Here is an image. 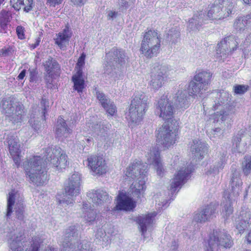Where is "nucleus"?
<instances>
[{"label": "nucleus", "mask_w": 251, "mask_h": 251, "mask_svg": "<svg viewBox=\"0 0 251 251\" xmlns=\"http://www.w3.org/2000/svg\"><path fill=\"white\" fill-rule=\"evenodd\" d=\"M44 159L47 165L60 171L68 165V156L60 147H48L44 151V155L34 156L25 161L23 167L26 176L30 183L37 186L43 185L48 178Z\"/></svg>", "instance_id": "f257e3e1"}, {"label": "nucleus", "mask_w": 251, "mask_h": 251, "mask_svg": "<svg viewBox=\"0 0 251 251\" xmlns=\"http://www.w3.org/2000/svg\"><path fill=\"white\" fill-rule=\"evenodd\" d=\"M234 7L232 0H215L208 8L206 13L202 11L194 14L189 21L188 28L190 30H199L209 20H220L227 18Z\"/></svg>", "instance_id": "f03ea898"}, {"label": "nucleus", "mask_w": 251, "mask_h": 251, "mask_svg": "<svg viewBox=\"0 0 251 251\" xmlns=\"http://www.w3.org/2000/svg\"><path fill=\"white\" fill-rule=\"evenodd\" d=\"M147 170V165L142 163L139 160H135L130 163L124 172L125 179L130 181L137 178L130 186L131 193L135 198H140L144 194L146 188L145 183Z\"/></svg>", "instance_id": "7ed1b4c3"}, {"label": "nucleus", "mask_w": 251, "mask_h": 251, "mask_svg": "<svg viewBox=\"0 0 251 251\" xmlns=\"http://www.w3.org/2000/svg\"><path fill=\"white\" fill-rule=\"evenodd\" d=\"M232 174L230 180V192L224 193L223 200V209L222 215L224 218H227L233 213L232 202L235 201L239 196L241 191L242 181L240 171L232 169Z\"/></svg>", "instance_id": "20e7f679"}, {"label": "nucleus", "mask_w": 251, "mask_h": 251, "mask_svg": "<svg viewBox=\"0 0 251 251\" xmlns=\"http://www.w3.org/2000/svg\"><path fill=\"white\" fill-rule=\"evenodd\" d=\"M148 97L143 93H137L131 101L126 119L131 126L139 125L148 108Z\"/></svg>", "instance_id": "39448f33"}, {"label": "nucleus", "mask_w": 251, "mask_h": 251, "mask_svg": "<svg viewBox=\"0 0 251 251\" xmlns=\"http://www.w3.org/2000/svg\"><path fill=\"white\" fill-rule=\"evenodd\" d=\"M1 108L6 119L14 125L21 123L26 118L24 106L17 103L13 98L4 99Z\"/></svg>", "instance_id": "423d86ee"}, {"label": "nucleus", "mask_w": 251, "mask_h": 251, "mask_svg": "<svg viewBox=\"0 0 251 251\" xmlns=\"http://www.w3.org/2000/svg\"><path fill=\"white\" fill-rule=\"evenodd\" d=\"M77 235L75 226H71L66 229L62 243L63 247L62 251H92V249L90 248V244L87 241H83L80 246L78 245ZM46 251H56V250L53 248H50Z\"/></svg>", "instance_id": "0eeeda50"}, {"label": "nucleus", "mask_w": 251, "mask_h": 251, "mask_svg": "<svg viewBox=\"0 0 251 251\" xmlns=\"http://www.w3.org/2000/svg\"><path fill=\"white\" fill-rule=\"evenodd\" d=\"M212 74L209 72L202 71L195 75L189 85V93L194 98L202 97L207 90Z\"/></svg>", "instance_id": "6e6552de"}, {"label": "nucleus", "mask_w": 251, "mask_h": 251, "mask_svg": "<svg viewBox=\"0 0 251 251\" xmlns=\"http://www.w3.org/2000/svg\"><path fill=\"white\" fill-rule=\"evenodd\" d=\"M160 48V38L155 30L146 32L141 43L140 50L144 55L151 58L156 55Z\"/></svg>", "instance_id": "1a4fd4ad"}, {"label": "nucleus", "mask_w": 251, "mask_h": 251, "mask_svg": "<svg viewBox=\"0 0 251 251\" xmlns=\"http://www.w3.org/2000/svg\"><path fill=\"white\" fill-rule=\"evenodd\" d=\"M230 236L224 229H215L209 235L205 251H218L220 248H230L232 245Z\"/></svg>", "instance_id": "9d476101"}, {"label": "nucleus", "mask_w": 251, "mask_h": 251, "mask_svg": "<svg viewBox=\"0 0 251 251\" xmlns=\"http://www.w3.org/2000/svg\"><path fill=\"white\" fill-rule=\"evenodd\" d=\"M14 209L16 216L19 220H23L24 217V212L25 205L22 198L20 197L19 194L14 190L9 192L7 197V211L6 216L9 218Z\"/></svg>", "instance_id": "9b49d317"}, {"label": "nucleus", "mask_w": 251, "mask_h": 251, "mask_svg": "<svg viewBox=\"0 0 251 251\" xmlns=\"http://www.w3.org/2000/svg\"><path fill=\"white\" fill-rule=\"evenodd\" d=\"M127 59L128 57L123 50L114 48L112 49L106 54L104 73L110 74L113 67L117 64H125Z\"/></svg>", "instance_id": "f8f14e48"}, {"label": "nucleus", "mask_w": 251, "mask_h": 251, "mask_svg": "<svg viewBox=\"0 0 251 251\" xmlns=\"http://www.w3.org/2000/svg\"><path fill=\"white\" fill-rule=\"evenodd\" d=\"M155 113L165 121L173 117L174 106L167 95H163L155 104Z\"/></svg>", "instance_id": "ddd939ff"}, {"label": "nucleus", "mask_w": 251, "mask_h": 251, "mask_svg": "<svg viewBox=\"0 0 251 251\" xmlns=\"http://www.w3.org/2000/svg\"><path fill=\"white\" fill-rule=\"evenodd\" d=\"M157 135V141L164 148L168 149L173 146L178 139L176 130H172L170 126H163L159 128Z\"/></svg>", "instance_id": "4468645a"}, {"label": "nucleus", "mask_w": 251, "mask_h": 251, "mask_svg": "<svg viewBox=\"0 0 251 251\" xmlns=\"http://www.w3.org/2000/svg\"><path fill=\"white\" fill-rule=\"evenodd\" d=\"M238 44L234 36L226 37L218 44L216 54L217 60L224 61L227 55L236 50Z\"/></svg>", "instance_id": "2eb2a0df"}, {"label": "nucleus", "mask_w": 251, "mask_h": 251, "mask_svg": "<svg viewBox=\"0 0 251 251\" xmlns=\"http://www.w3.org/2000/svg\"><path fill=\"white\" fill-rule=\"evenodd\" d=\"M169 68L166 65L159 64L152 69L151 80L150 82L151 88L157 90L162 86L164 79L169 75Z\"/></svg>", "instance_id": "dca6fc26"}, {"label": "nucleus", "mask_w": 251, "mask_h": 251, "mask_svg": "<svg viewBox=\"0 0 251 251\" xmlns=\"http://www.w3.org/2000/svg\"><path fill=\"white\" fill-rule=\"evenodd\" d=\"M192 172V168L190 166L187 167H181L178 170L176 174L171 181L170 191L172 194L175 193L177 189H180L181 187L189 178Z\"/></svg>", "instance_id": "f3484780"}, {"label": "nucleus", "mask_w": 251, "mask_h": 251, "mask_svg": "<svg viewBox=\"0 0 251 251\" xmlns=\"http://www.w3.org/2000/svg\"><path fill=\"white\" fill-rule=\"evenodd\" d=\"M7 242L11 251H22L24 245L22 240L24 239L23 232L18 228L9 229L6 231Z\"/></svg>", "instance_id": "a211bd4d"}, {"label": "nucleus", "mask_w": 251, "mask_h": 251, "mask_svg": "<svg viewBox=\"0 0 251 251\" xmlns=\"http://www.w3.org/2000/svg\"><path fill=\"white\" fill-rule=\"evenodd\" d=\"M156 215L157 213L153 212L137 218V222L139 224L140 230L142 235L145 238L150 235L152 229V225Z\"/></svg>", "instance_id": "6ab92c4d"}, {"label": "nucleus", "mask_w": 251, "mask_h": 251, "mask_svg": "<svg viewBox=\"0 0 251 251\" xmlns=\"http://www.w3.org/2000/svg\"><path fill=\"white\" fill-rule=\"evenodd\" d=\"M81 185V175L75 172L69 178L65 186V193L68 196L76 197L80 193Z\"/></svg>", "instance_id": "aec40b11"}, {"label": "nucleus", "mask_w": 251, "mask_h": 251, "mask_svg": "<svg viewBox=\"0 0 251 251\" xmlns=\"http://www.w3.org/2000/svg\"><path fill=\"white\" fill-rule=\"evenodd\" d=\"M148 163L154 166L158 175L162 176L164 169L160 156V152L157 148L152 147L146 155Z\"/></svg>", "instance_id": "412c9836"}, {"label": "nucleus", "mask_w": 251, "mask_h": 251, "mask_svg": "<svg viewBox=\"0 0 251 251\" xmlns=\"http://www.w3.org/2000/svg\"><path fill=\"white\" fill-rule=\"evenodd\" d=\"M87 197L91 200L93 207L100 206L110 202L111 197L102 190H91L87 193Z\"/></svg>", "instance_id": "4be33fe9"}, {"label": "nucleus", "mask_w": 251, "mask_h": 251, "mask_svg": "<svg viewBox=\"0 0 251 251\" xmlns=\"http://www.w3.org/2000/svg\"><path fill=\"white\" fill-rule=\"evenodd\" d=\"M7 142L9 147V150L13 161L17 167L20 164V145L19 141L16 136L13 135H8L7 138Z\"/></svg>", "instance_id": "5701e85b"}, {"label": "nucleus", "mask_w": 251, "mask_h": 251, "mask_svg": "<svg viewBox=\"0 0 251 251\" xmlns=\"http://www.w3.org/2000/svg\"><path fill=\"white\" fill-rule=\"evenodd\" d=\"M88 166L95 175H102L106 172L105 160L100 156L91 155L87 158Z\"/></svg>", "instance_id": "b1692460"}, {"label": "nucleus", "mask_w": 251, "mask_h": 251, "mask_svg": "<svg viewBox=\"0 0 251 251\" xmlns=\"http://www.w3.org/2000/svg\"><path fill=\"white\" fill-rule=\"evenodd\" d=\"M49 101L46 99L43 98L41 101V112L38 110L37 114L32 113L30 116L29 122L32 127L36 132H38L41 127V123L38 120L39 117L38 116H39L42 119L45 117V114L47 112V108L49 106Z\"/></svg>", "instance_id": "393cba45"}, {"label": "nucleus", "mask_w": 251, "mask_h": 251, "mask_svg": "<svg viewBox=\"0 0 251 251\" xmlns=\"http://www.w3.org/2000/svg\"><path fill=\"white\" fill-rule=\"evenodd\" d=\"M207 145L204 142L198 139L193 141L191 146V151L192 157L196 160V162L202 159L207 153Z\"/></svg>", "instance_id": "a878e982"}, {"label": "nucleus", "mask_w": 251, "mask_h": 251, "mask_svg": "<svg viewBox=\"0 0 251 251\" xmlns=\"http://www.w3.org/2000/svg\"><path fill=\"white\" fill-rule=\"evenodd\" d=\"M73 35L71 28L68 26H66L62 31L56 34L54 38L55 44L57 45L60 49L65 50L69 44V41Z\"/></svg>", "instance_id": "bb28decb"}, {"label": "nucleus", "mask_w": 251, "mask_h": 251, "mask_svg": "<svg viewBox=\"0 0 251 251\" xmlns=\"http://www.w3.org/2000/svg\"><path fill=\"white\" fill-rule=\"evenodd\" d=\"M71 125L60 116L57 121L55 127V136L59 140H63L68 137L72 133Z\"/></svg>", "instance_id": "cd10ccee"}, {"label": "nucleus", "mask_w": 251, "mask_h": 251, "mask_svg": "<svg viewBox=\"0 0 251 251\" xmlns=\"http://www.w3.org/2000/svg\"><path fill=\"white\" fill-rule=\"evenodd\" d=\"M96 96L106 113L110 116H114L117 112V108L114 102L105 96L103 93L100 91L96 92Z\"/></svg>", "instance_id": "c85d7f7f"}, {"label": "nucleus", "mask_w": 251, "mask_h": 251, "mask_svg": "<svg viewBox=\"0 0 251 251\" xmlns=\"http://www.w3.org/2000/svg\"><path fill=\"white\" fill-rule=\"evenodd\" d=\"M135 207L132 199L123 192H120L117 197V203L115 209L117 210L130 211Z\"/></svg>", "instance_id": "c756f323"}, {"label": "nucleus", "mask_w": 251, "mask_h": 251, "mask_svg": "<svg viewBox=\"0 0 251 251\" xmlns=\"http://www.w3.org/2000/svg\"><path fill=\"white\" fill-rule=\"evenodd\" d=\"M251 213L248 210L243 209L240 211L238 218L235 220L236 227L240 233L250 226L251 224Z\"/></svg>", "instance_id": "7c9ffc66"}, {"label": "nucleus", "mask_w": 251, "mask_h": 251, "mask_svg": "<svg viewBox=\"0 0 251 251\" xmlns=\"http://www.w3.org/2000/svg\"><path fill=\"white\" fill-rule=\"evenodd\" d=\"M189 97H187V92L186 90H178L174 97V104L178 109L184 110L189 106Z\"/></svg>", "instance_id": "2f4dec72"}, {"label": "nucleus", "mask_w": 251, "mask_h": 251, "mask_svg": "<svg viewBox=\"0 0 251 251\" xmlns=\"http://www.w3.org/2000/svg\"><path fill=\"white\" fill-rule=\"evenodd\" d=\"M89 204L86 201L83 202L81 217L86 223L92 224L96 220L97 213L96 211L92 208Z\"/></svg>", "instance_id": "473e14b6"}, {"label": "nucleus", "mask_w": 251, "mask_h": 251, "mask_svg": "<svg viewBox=\"0 0 251 251\" xmlns=\"http://www.w3.org/2000/svg\"><path fill=\"white\" fill-rule=\"evenodd\" d=\"M233 26L237 31H243L251 27V12L243 17L237 18L233 24Z\"/></svg>", "instance_id": "72a5a7b5"}, {"label": "nucleus", "mask_w": 251, "mask_h": 251, "mask_svg": "<svg viewBox=\"0 0 251 251\" xmlns=\"http://www.w3.org/2000/svg\"><path fill=\"white\" fill-rule=\"evenodd\" d=\"M45 70L47 74L50 75H58L60 70V66L57 61L50 57L43 63Z\"/></svg>", "instance_id": "f704fd0d"}, {"label": "nucleus", "mask_w": 251, "mask_h": 251, "mask_svg": "<svg viewBox=\"0 0 251 251\" xmlns=\"http://www.w3.org/2000/svg\"><path fill=\"white\" fill-rule=\"evenodd\" d=\"M105 228V226L104 228L102 226L98 228L95 235V242L97 244L101 246L102 248L106 247L110 243L109 233H106Z\"/></svg>", "instance_id": "c9c22d12"}, {"label": "nucleus", "mask_w": 251, "mask_h": 251, "mask_svg": "<svg viewBox=\"0 0 251 251\" xmlns=\"http://www.w3.org/2000/svg\"><path fill=\"white\" fill-rule=\"evenodd\" d=\"M245 133V130L241 129L233 137L232 151L233 152L241 153L244 151L245 146L241 145L240 142Z\"/></svg>", "instance_id": "e433bc0d"}, {"label": "nucleus", "mask_w": 251, "mask_h": 251, "mask_svg": "<svg viewBox=\"0 0 251 251\" xmlns=\"http://www.w3.org/2000/svg\"><path fill=\"white\" fill-rule=\"evenodd\" d=\"M226 153H223V155L220 157L218 161H216L213 165L210 166L209 170L206 172L207 175H216L223 170L226 162Z\"/></svg>", "instance_id": "4c0bfd02"}, {"label": "nucleus", "mask_w": 251, "mask_h": 251, "mask_svg": "<svg viewBox=\"0 0 251 251\" xmlns=\"http://www.w3.org/2000/svg\"><path fill=\"white\" fill-rule=\"evenodd\" d=\"M72 81L74 83V89L79 94L82 93L85 88V81L82 76V74L79 71L72 76Z\"/></svg>", "instance_id": "58836bf2"}, {"label": "nucleus", "mask_w": 251, "mask_h": 251, "mask_svg": "<svg viewBox=\"0 0 251 251\" xmlns=\"http://www.w3.org/2000/svg\"><path fill=\"white\" fill-rule=\"evenodd\" d=\"M217 206L215 204L211 203L205 206L202 209L204 212V214L206 218V221H209L215 217L216 210Z\"/></svg>", "instance_id": "ea45409f"}, {"label": "nucleus", "mask_w": 251, "mask_h": 251, "mask_svg": "<svg viewBox=\"0 0 251 251\" xmlns=\"http://www.w3.org/2000/svg\"><path fill=\"white\" fill-rule=\"evenodd\" d=\"M242 168L245 176H248L251 173V156H246L242 162Z\"/></svg>", "instance_id": "a19ab883"}, {"label": "nucleus", "mask_w": 251, "mask_h": 251, "mask_svg": "<svg viewBox=\"0 0 251 251\" xmlns=\"http://www.w3.org/2000/svg\"><path fill=\"white\" fill-rule=\"evenodd\" d=\"M179 36V32L177 28L175 26L169 30L167 34L166 39L172 43H175L177 41V39Z\"/></svg>", "instance_id": "79ce46f5"}, {"label": "nucleus", "mask_w": 251, "mask_h": 251, "mask_svg": "<svg viewBox=\"0 0 251 251\" xmlns=\"http://www.w3.org/2000/svg\"><path fill=\"white\" fill-rule=\"evenodd\" d=\"M224 130L220 128H215L211 130L208 132V135L210 138L214 140L215 139L218 138H221L223 136Z\"/></svg>", "instance_id": "37998d69"}, {"label": "nucleus", "mask_w": 251, "mask_h": 251, "mask_svg": "<svg viewBox=\"0 0 251 251\" xmlns=\"http://www.w3.org/2000/svg\"><path fill=\"white\" fill-rule=\"evenodd\" d=\"M135 0H118L119 9L120 11L126 10L133 5Z\"/></svg>", "instance_id": "c03bdc74"}, {"label": "nucleus", "mask_w": 251, "mask_h": 251, "mask_svg": "<svg viewBox=\"0 0 251 251\" xmlns=\"http://www.w3.org/2000/svg\"><path fill=\"white\" fill-rule=\"evenodd\" d=\"M204 214L202 209L197 211L194 213L193 221L196 223H204L206 222V218Z\"/></svg>", "instance_id": "a18cd8bd"}, {"label": "nucleus", "mask_w": 251, "mask_h": 251, "mask_svg": "<svg viewBox=\"0 0 251 251\" xmlns=\"http://www.w3.org/2000/svg\"><path fill=\"white\" fill-rule=\"evenodd\" d=\"M231 115H229L226 111H223L221 112H217L215 113V114L213 116V118L215 122H219L220 120L222 122L226 121L227 118H230Z\"/></svg>", "instance_id": "49530a36"}, {"label": "nucleus", "mask_w": 251, "mask_h": 251, "mask_svg": "<svg viewBox=\"0 0 251 251\" xmlns=\"http://www.w3.org/2000/svg\"><path fill=\"white\" fill-rule=\"evenodd\" d=\"M85 57L86 55L85 53H82L79 57L75 67L76 72H78L80 71L81 74H83L82 69L85 63Z\"/></svg>", "instance_id": "de8ad7c7"}, {"label": "nucleus", "mask_w": 251, "mask_h": 251, "mask_svg": "<svg viewBox=\"0 0 251 251\" xmlns=\"http://www.w3.org/2000/svg\"><path fill=\"white\" fill-rule=\"evenodd\" d=\"M249 86L246 85H236L233 87V91L235 94L242 95L248 90Z\"/></svg>", "instance_id": "09e8293b"}, {"label": "nucleus", "mask_w": 251, "mask_h": 251, "mask_svg": "<svg viewBox=\"0 0 251 251\" xmlns=\"http://www.w3.org/2000/svg\"><path fill=\"white\" fill-rule=\"evenodd\" d=\"M33 244L29 249H27L25 251H39L40 246V239L38 237H35L32 239Z\"/></svg>", "instance_id": "8fccbe9b"}, {"label": "nucleus", "mask_w": 251, "mask_h": 251, "mask_svg": "<svg viewBox=\"0 0 251 251\" xmlns=\"http://www.w3.org/2000/svg\"><path fill=\"white\" fill-rule=\"evenodd\" d=\"M11 14L9 12L2 10L0 13V22L9 23Z\"/></svg>", "instance_id": "3c124183"}, {"label": "nucleus", "mask_w": 251, "mask_h": 251, "mask_svg": "<svg viewBox=\"0 0 251 251\" xmlns=\"http://www.w3.org/2000/svg\"><path fill=\"white\" fill-rule=\"evenodd\" d=\"M11 4L16 10H19L25 4L24 0H11Z\"/></svg>", "instance_id": "603ef678"}, {"label": "nucleus", "mask_w": 251, "mask_h": 251, "mask_svg": "<svg viewBox=\"0 0 251 251\" xmlns=\"http://www.w3.org/2000/svg\"><path fill=\"white\" fill-rule=\"evenodd\" d=\"M24 6H25L24 8V11L26 12H28L32 10L34 6L33 0H26Z\"/></svg>", "instance_id": "864d4df0"}, {"label": "nucleus", "mask_w": 251, "mask_h": 251, "mask_svg": "<svg viewBox=\"0 0 251 251\" xmlns=\"http://www.w3.org/2000/svg\"><path fill=\"white\" fill-rule=\"evenodd\" d=\"M25 28L21 26L18 25L16 28V32L19 38L23 39L25 38L24 34Z\"/></svg>", "instance_id": "5fc2aeb1"}, {"label": "nucleus", "mask_w": 251, "mask_h": 251, "mask_svg": "<svg viewBox=\"0 0 251 251\" xmlns=\"http://www.w3.org/2000/svg\"><path fill=\"white\" fill-rule=\"evenodd\" d=\"M118 15V12L114 10H109L107 12V19L108 20H113Z\"/></svg>", "instance_id": "6e6d98bb"}, {"label": "nucleus", "mask_w": 251, "mask_h": 251, "mask_svg": "<svg viewBox=\"0 0 251 251\" xmlns=\"http://www.w3.org/2000/svg\"><path fill=\"white\" fill-rule=\"evenodd\" d=\"M63 0H47V3L50 6L55 7L57 5L61 4Z\"/></svg>", "instance_id": "4d7b16f0"}, {"label": "nucleus", "mask_w": 251, "mask_h": 251, "mask_svg": "<svg viewBox=\"0 0 251 251\" xmlns=\"http://www.w3.org/2000/svg\"><path fill=\"white\" fill-rule=\"evenodd\" d=\"M8 23L6 22H0V31L1 33H7L8 29Z\"/></svg>", "instance_id": "13d9d810"}, {"label": "nucleus", "mask_w": 251, "mask_h": 251, "mask_svg": "<svg viewBox=\"0 0 251 251\" xmlns=\"http://www.w3.org/2000/svg\"><path fill=\"white\" fill-rule=\"evenodd\" d=\"M87 0H71V2L75 5L81 6L84 5Z\"/></svg>", "instance_id": "bf43d9fd"}, {"label": "nucleus", "mask_w": 251, "mask_h": 251, "mask_svg": "<svg viewBox=\"0 0 251 251\" xmlns=\"http://www.w3.org/2000/svg\"><path fill=\"white\" fill-rule=\"evenodd\" d=\"M55 75H49V74H47V75L45 76V81L48 84H51L52 82V79L53 77Z\"/></svg>", "instance_id": "052dcab7"}, {"label": "nucleus", "mask_w": 251, "mask_h": 251, "mask_svg": "<svg viewBox=\"0 0 251 251\" xmlns=\"http://www.w3.org/2000/svg\"><path fill=\"white\" fill-rule=\"evenodd\" d=\"M74 201V200L72 199L66 200L65 199H62V200H59L58 202L60 204H66L67 205H68L69 204L73 203Z\"/></svg>", "instance_id": "680f3d73"}, {"label": "nucleus", "mask_w": 251, "mask_h": 251, "mask_svg": "<svg viewBox=\"0 0 251 251\" xmlns=\"http://www.w3.org/2000/svg\"><path fill=\"white\" fill-rule=\"evenodd\" d=\"M106 132H107V130L104 129L103 127H102V129L100 128L99 131H98V132H97V134L99 136H100L101 137L102 136L105 137V135L107 134Z\"/></svg>", "instance_id": "e2e57ef3"}, {"label": "nucleus", "mask_w": 251, "mask_h": 251, "mask_svg": "<svg viewBox=\"0 0 251 251\" xmlns=\"http://www.w3.org/2000/svg\"><path fill=\"white\" fill-rule=\"evenodd\" d=\"M26 72V70H23L18 75L17 79H18V80L23 79L25 76Z\"/></svg>", "instance_id": "0e129e2a"}, {"label": "nucleus", "mask_w": 251, "mask_h": 251, "mask_svg": "<svg viewBox=\"0 0 251 251\" xmlns=\"http://www.w3.org/2000/svg\"><path fill=\"white\" fill-rule=\"evenodd\" d=\"M35 71H30V81H33L35 77Z\"/></svg>", "instance_id": "69168bd1"}, {"label": "nucleus", "mask_w": 251, "mask_h": 251, "mask_svg": "<svg viewBox=\"0 0 251 251\" xmlns=\"http://www.w3.org/2000/svg\"><path fill=\"white\" fill-rule=\"evenodd\" d=\"M247 241L249 243H251V230L247 236Z\"/></svg>", "instance_id": "338daca9"}, {"label": "nucleus", "mask_w": 251, "mask_h": 251, "mask_svg": "<svg viewBox=\"0 0 251 251\" xmlns=\"http://www.w3.org/2000/svg\"><path fill=\"white\" fill-rule=\"evenodd\" d=\"M244 2L248 4H251V0H243Z\"/></svg>", "instance_id": "774afa93"}]
</instances>
